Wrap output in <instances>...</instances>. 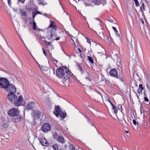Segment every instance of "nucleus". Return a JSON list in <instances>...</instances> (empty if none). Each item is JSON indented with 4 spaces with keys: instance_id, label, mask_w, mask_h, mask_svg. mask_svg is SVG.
Returning a JSON list of instances; mask_svg holds the SVG:
<instances>
[{
    "instance_id": "obj_27",
    "label": "nucleus",
    "mask_w": 150,
    "mask_h": 150,
    "mask_svg": "<svg viewBox=\"0 0 150 150\" xmlns=\"http://www.w3.org/2000/svg\"><path fill=\"white\" fill-rule=\"evenodd\" d=\"M20 12L21 13V16H24L25 17H27V13L26 12L23 11L22 10H20Z\"/></svg>"
},
{
    "instance_id": "obj_49",
    "label": "nucleus",
    "mask_w": 150,
    "mask_h": 150,
    "mask_svg": "<svg viewBox=\"0 0 150 150\" xmlns=\"http://www.w3.org/2000/svg\"><path fill=\"white\" fill-rule=\"evenodd\" d=\"M35 13H36V14H41L40 12L38 11H37Z\"/></svg>"
},
{
    "instance_id": "obj_25",
    "label": "nucleus",
    "mask_w": 150,
    "mask_h": 150,
    "mask_svg": "<svg viewBox=\"0 0 150 150\" xmlns=\"http://www.w3.org/2000/svg\"><path fill=\"white\" fill-rule=\"evenodd\" d=\"M52 135L53 138L54 139H55L56 140H57V138H58L59 136L57 134L56 132H53V133Z\"/></svg>"
},
{
    "instance_id": "obj_14",
    "label": "nucleus",
    "mask_w": 150,
    "mask_h": 150,
    "mask_svg": "<svg viewBox=\"0 0 150 150\" xmlns=\"http://www.w3.org/2000/svg\"><path fill=\"white\" fill-rule=\"evenodd\" d=\"M61 110L59 108V105H56L55 106V108L54 111L53 112L54 114L57 117H58V112L60 111Z\"/></svg>"
},
{
    "instance_id": "obj_55",
    "label": "nucleus",
    "mask_w": 150,
    "mask_h": 150,
    "mask_svg": "<svg viewBox=\"0 0 150 150\" xmlns=\"http://www.w3.org/2000/svg\"><path fill=\"white\" fill-rule=\"evenodd\" d=\"M141 22L142 23V24H144V21L143 20V19H142V20H141Z\"/></svg>"
},
{
    "instance_id": "obj_39",
    "label": "nucleus",
    "mask_w": 150,
    "mask_h": 150,
    "mask_svg": "<svg viewBox=\"0 0 150 150\" xmlns=\"http://www.w3.org/2000/svg\"><path fill=\"white\" fill-rule=\"evenodd\" d=\"M112 28L113 29V30H114L115 33H116V32L118 33L117 31V30L115 27L112 26Z\"/></svg>"
},
{
    "instance_id": "obj_63",
    "label": "nucleus",
    "mask_w": 150,
    "mask_h": 150,
    "mask_svg": "<svg viewBox=\"0 0 150 150\" xmlns=\"http://www.w3.org/2000/svg\"><path fill=\"white\" fill-rule=\"evenodd\" d=\"M137 98H138V99H139V97H138V96H137Z\"/></svg>"
},
{
    "instance_id": "obj_18",
    "label": "nucleus",
    "mask_w": 150,
    "mask_h": 150,
    "mask_svg": "<svg viewBox=\"0 0 150 150\" xmlns=\"http://www.w3.org/2000/svg\"><path fill=\"white\" fill-rule=\"evenodd\" d=\"M57 141L63 144L64 142V137L61 136H59L57 140Z\"/></svg>"
},
{
    "instance_id": "obj_22",
    "label": "nucleus",
    "mask_w": 150,
    "mask_h": 150,
    "mask_svg": "<svg viewBox=\"0 0 150 150\" xmlns=\"http://www.w3.org/2000/svg\"><path fill=\"white\" fill-rule=\"evenodd\" d=\"M50 21L51 22V23L50 25L49 26V28H52V27L53 28H55V27H56V25H55V23L54 22H53L52 21L50 20Z\"/></svg>"
},
{
    "instance_id": "obj_59",
    "label": "nucleus",
    "mask_w": 150,
    "mask_h": 150,
    "mask_svg": "<svg viewBox=\"0 0 150 150\" xmlns=\"http://www.w3.org/2000/svg\"><path fill=\"white\" fill-rule=\"evenodd\" d=\"M39 66L41 69H42V67H44L43 66H41V67L40 65H39Z\"/></svg>"
},
{
    "instance_id": "obj_24",
    "label": "nucleus",
    "mask_w": 150,
    "mask_h": 150,
    "mask_svg": "<svg viewBox=\"0 0 150 150\" xmlns=\"http://www.w3.org/2000/svg\"><path fill=\"white\" fill-rule=\"evenodd\" d=\"M30 24L32 25L33 24V29L34 30H36V23L34 21H30Z\"/></svg>"
},
{
    "instance_id": "obj_20",
    "label": "nucleus",
    "mask_w": 150,
    "mask_h": 150,
    "mask_svg": "<svg viewBox=\"0 0 150 150\" xmlns=\"http://www.w3.org/2000/svg\"><path fill=\"white\" fill-rule=\"evenodd\" d=\"M77 63V66L78 67V69L79 70L80 72H81V74H82L84 72L81 66L79 63L76 62Z\"/></svg>"
},
{
    "instance_id": "obj_3",
    "label": "nucleus",
    "mask_w": 150,
    "mask_h": 150,
    "mask_svg": "<svg viewBox=\"0 0 150 150\" xmlns=\"http://www.w3.org/2000/svg\"><path fill=\"white\" fill-rule=\"evenodd\" d=\"M9 82L7 79L4 78H0V87L6 89L9 85Z\"/></svg>"
},
{
    "instance_id": "obj_17",
    "label": "nucleus",
    "mask_w": 150,
    "mask_h": 150,
    "mask_svg": "<svg viewBox=\"0 0 150 150\" xmlns=\"http://www.w3.org/2000/svg\"><path fill=\"white\" fill-rule=\"evenodd\" d=\"M58 116H59L63 118H65L66 116V113L64 112L61 110L58 112Z\"/></svg>"
},
{
    "instance_id": "obj_60",
    "label": "nucleus",
    "mask_w": 150,
    "mask_h": 150,
    "mask_svg": "<svg viewBox=\"0 0 150 150\" xmlns=\"http://www.w3.org/2000/svg\"><path fill=\"white\" fill-rule=\"evenodd\" d=\"M52 59L53 60H54V59H55L54 58H53V57H52Z\"/></svg>"
},
{
    "instance_id": "obj_36",
    "label": "nucleus",
    "mask_w": 150,
    "mask_h": 150,
    "mask_svg": "<svg viewBox=\"0 0 150 150\" xmlns=\"http://www.w3.org/2000/svg\"><path fill=\"white\" fill-rule=\"evenodd\" d=\"M72 148L71 150H78V148L76 149L75 146L73 145H71Z\"/></svg>"
},
{
    "instance_id": "obj_33",
    "label": "nucleus",
    "mask_w": 150,
    "mask_h": 150,
    "mask_svg": "<svg viewBox=\"0 0 150 150\" xmlns=\"http://www.w3.org/2000/svg\"><path fill=\"white\" fill-rule=\"evenodd\" d=\"M136 6H138L139 5V4L138 0H133Z\"/></svg>"
},
{
    "instance_id": "obj_48",
    "label": "nucleus",
    "mask_w": 150,
    "mask_h": 150,
    "mask_svg": "<svg viewBox=\"0 0 150 150\" xmlns=\"http://www.w3.org/2000/svg\"><path fill=\"white\" fill-rule=\"evenodd\" d=\"M115 33L116 35V36L117 37H119L120 36V35L119 33H117V32H116Z\"/></svg>"
},
{
    "instance_id": "obj_15",
    "label": "nucleus",
    "mask_w": 150,
    "mask_h": 150,
    "mask_svg": "<svg viewBox=\"0 0 150 150\" xmlns=\"http://www.w3.org/2000/svg\"><path fill=\"white\" fill-rule=\"evenodd\" d=\"M15 116L16 118H15V119L16 122H20L23 119V117L21 115H19V114L18 115H17Z\"/></svg>"
},
{
    "instance_id": "obj_26",
    "label": "nucleus",
    "mask_w": 150,
    "mask_h": 150,
    "mask_svg": "<svg viewBox=\"0 0 150 150\" xmlns=\"http://www.w3.org/2000/svg\"><path fill=\"white\" fill-rule=\"evenodd\" d=\"M112 109L114 110V112L115 114H116L117 112V110L116 106L115 105H112Z\"/></svg>"
},
{
    "instance_id": "obj_58",
    "label": "nucleus",
    "mask_w": 150,
    "mask_h": 150,
    "mask_svg": "<svg viewBox=\"0 0 150 150\" xmlns=\"http://www.w3.org/2000/svg\"><path fill=\"white\" fill-rule=\"evenodd\" d=\"M125 132L127 133H129V132L126 130L125 131Z\"/></svg>"
},
{
    "instance_id": "obj_6",
    "label": "nucleus",
    "mask_w": 150,
    "mask_h": 150,
    "mask_svg": "<svg viewBox=\"0 0 150 150\" xmlns=\"http://www.w3.org/2000/svg\"><path fill=\"white\" fill-rule=\"evenodd\" d=\"M19 113V110L16 108H13L9 110L8 112V115L10 116L14 117L18 115Z\"/></svg>"
},
{
    "instance_id": "obj_54",
    "label": "nucleus",
    "mask_w": 150,
    "mask_h": 150,
    "mask_svg": "<svg viewBox=\"0 0 150 150\" xmlns=\"http://www.w3.org/2000/svg\"><path fill=\"white\" fill-rule=\"evenodd\" d=\"M108 101L110 103L112 106V105H114L110 101Z\"/></svg>"
},
{
    "instance_id": "obj_21",
    "label": "nucleus",
    "mask_w": 150,
    "mask_h": 150,
    "mask_svg": "<svg viewBox=\"0 0 150 150\" xmlns=\"http://www.w3.org/2000/svg\"><path fill=\"white\" fill-rule=\"evenodd\" d=\"M121 124L123 125L124 126H125L127 125V122L126 121L124 117V115H123V120H122L121 121Z\"/></svg>"
},
{
    "instance_id": "obj_19",
    "label": "nucleus",
    "mask_w": 150,
    "mask_h": 150,
    "mask_svg": "<svg viewBox=\"0 0 150 150\" xmlns=\"http://www.w3.org/2000/svg\"><path fill=\"white\" fill-rule=\"evenodd\" d=\"M108 43L110 45L114 44L113 41L111 37H109L107 39Z\"/></svg>"
},
{
    "instance_id": "obj_42",
    "label": "nucleus",
    "mask_w": 150,
    "mask_h": 150,
    "mask_svg": "<svg viewBox=\"0 0 150 150\" xmlns=\"http://www.w3.org/2000/svg\"><path fill=\"white\" fill-rule=\"evenodd\" d=\"M18 1L22 3H24L25 0H18Z\"/></svg>"
},
{
    "instance_id": "obj_30",
    "label": "nucleus",
    "mask_w": 150,
    "mask_h": 150,
    "mask_svg": "<svg viewBox=\"0 0 150 150\" xmlns=\"http://www.w3.org/2000/svg\"><path fill=\"white\" fill-rule=\"evenodd\" d=\"M2 126L3 127V128H4L5 129H6L7 128H8L9 125L7 123H4L2 125Z\"/></svg>"
},
{
    "instance_id": "obj_7",
    "label": "nucleus",
    "mask_w": 150,
    "mask_h": 150,
    "mask_svg": "<svg viewBox=\"0 0 150 150\" xmlns=\"http://www.w3.org/2000/svg\"><path fill=\"white\" fill-rule=\"evenodd\" d=\"M14 104L16 106L23 105L25 104V102L23 100L22 96H20L18 100L14 102Z\"/></svg>"
},
{
    "instance_id": "obj_13",
    "label": "nucleus",
    "mask_w": 150,
    "mask_h": 150,
    "mask_svg": "<svg viewBox=\"0 0 150 150\" xmlns=\"http://www.w3.org/2000/svg\"><path fill=\"white\" fill-rule=\"evenodd\" d=\"M40 142L42 145L44 146H47L48 145V142L45 138H42L41 139Z\"/></svg>"
},
{
    "instance_id": "obj_34",
    "label": "nucleus",
    "mask_w": 150,
    "mask_h": 150,
    "mask_svg": "<svg viewBox=\"0 0 150 150\" xmlns=\"http://www.w3.org/2000/svg\"><path fill=\"white\" fill-rule=\"evenodd\" d=\"M99 36L102 38H104V35L103 33V32H102V33H99Z\"/></svg>"
},
{
    "instance_id": "obj_28",
    "label": "nucleus",
    "mask_w": 150,
    "mask_h": 150,
    "mask_svg": "<svg viewBox=\"0 0 150 150\" xmlns=\"http://www.w3.org/2000/svg\"><path fill=\"white\" fill-rule=\"evenodd\" d=\"M53 148L55 150H58V146L57 144H55L52 145Z\"/></svg>"
},
{
    "instance_id": "obj_52",
    "label": "nucleus",
    "mask_w": 150,
    "mask_h": 150,
    "mask_svg": "<svg viewBox=\"0 0 150 150\" xmlns=\"http://www.w3.org/2000/svg\"><path fill=\"white\" fill-rule=\"evenodd\" d=\"M99 46H100V48L101 49H102V50H104V49H103V47H102V46H101L100 45Z\"/></svg>"
},
{
    "instance_id": "obj_16",
    "label": "nucleus",
    "mask_w": 150,
    "mask_h": 150,
    "mask_svg": "<svg viewBox=\"0 0 150 150\" xmlns=\"http://www.w3.org/2000/svg\"><path fill=\"white\" fill-rule=\"evenodd\" d=\"M144 90V88L142 84H140L139 85V89H137V92L139 94H142V91Z\"/></svg>"
},
{
    "instance_id": "obj_8",
    "label": "nucleus",
    "mask_w": 150,
    "mask_h": 150,
    "mask_svg": "<svg viewBox=\"0 0 150 150\" xmlns=\"http://www.w3.org/2000/svg\"><path fill=\"white\" fill-rule=\"evenodd\" d=\"M56 30V29L55 28H51L50 29V32L48 33L49 35L47 36L48 40H51L54 37L56 36L55 34Z\"/></svg>"
},
{
    "instance_id": "obj_10",
    "label": "nucleus",
    "mask_w": 150,
    "mask_h": 150,
    "mask_svg": "<svg viewBox=\"0 0 150 150\" xmlns=\"http://www.w3.org/2000/svg\"><path fill=\"white\" fill-rule=\"evenodd\" d=\"M41 128L43 132L46 133L50 130V126L49 123H46L43 124Z\"/></svg>"
},
{
    "instance_id": "obj_11",
    "label": "nucleus",
    "mask_w": 150,
    "mask_h": 150,
    "mask_svg": "<svg viewBox=\"0 0 150 150\" xmlns=\"http://www.w3.org/2000/svg\"><path fill=\"white\" fill-rule=\"evenodd\" d=\"M7 98L9 101L12 102L13 100H17V96L13 93H9L7 96Z\"/></svg>"
},
{
    "instance_id": "obj_61",
    "label": "nucleus",
    "mask_w": 150,
    "mask_h": 150,
    "mask_svg": "<svg viewBox=\"0 0 150 150\" xmlns=\"http://www.w3.org/2000/svg\"><path fill=\"white\" fill-rule=\"evenodd\" d=\"M140 111H141V114H142V110L141 109Z\"/></svg>"
},
{
    "instance_id": "obj_57",
    "label": "nucleus",
    "mask_w": 150,
    "mask_h": 150,
    "mask_svg": "<svg viewBox=\"0 0 150 150\" xmlns=\"http://www.w3.org/2000/svg\"><path fill=\"white\" fill-rule=\"evenodd\" d=\"M144 96L147 97L146 95L145 94V92L144 93Z\"/></svg>"
},
{
    "instance_id": "obj_53",
    "label": "nucleus",
    "mask_w": 150,
    "mask_h": 150,
    "mask_svg": "<svg viewBox=\"0 0 150 150\" xmlns=\"http://www.w3.org/2000/svg\"><path fill=\"white\" fill-rule=\"evenodd\" d=\"M78 50H79V52H81V53L82 52L81 50L79 48L78 49Z\"/></svg>"
},
{
    "instance_id": "obj_1",
    "label": "nucleus",
    "mask_w": 150,
    "mask_h": 150,
    "mask_svg": "<svg viewBox=\"0 0 150 150\" xmlns=\"http://www.w3.org/2000/svg\"><path fill=\"white\" fill-rule=\"evenodd\" d=\"M56 73L57 77L63 79V81L68 80L70 76L69 71L66 67L64 66L57 69Z\"/></svg>"
},
{
    "instance_id": "obj_56",
    "label": "nucleus",
    "mask_w": 150,
    "mask_h": 150,
    "mask_svg": "<svg viewBox=\"0 0 150 150\" xmlns=\"http://www.w3.org/2000/svg\"><path fill=\"white\" fill-rule=\"evenodd\" d=\"M54 61H55L56 62V63H58V60H56V59H54Z\"/></svg>"
},
{
    "instance_id": "obj_32",
    "label": "nucleus",
    "mask_w": 150,
    "mask_h": 150,
    "mask_svg": "<svg viewBox=\"0 0 150 150\" xmlns=\"http://www.w3.org/2000/svg\"><path fill=\"white\" fill-rule=\"evenodd\" d=\"M86 72L87 74L88 75V76H87V77H86L85 78H86V79H87L88 81H90L91 82V79L90 78L89 76V74L88 72L87 71H86Z\"/></svg>"
},
{
    "instance_id": "obj_47",
    "label": "nucleus",
    "mask_w": 150,
    "mask_h": 150,
    "mask_svg": "<svg viewBox=\"0 0 150 150\" xmlns=\"http://www.w3.org/2000/svg\"><path fill=\"white\" fill-rule=\"evenodd\" d=\"M146 87H147V88L148 89H150V86L148 85V84L147 83H146Z\"/></svg>"
},
{
    "instance_id": "obj_5",
    "label": "nucleus",
    "mask_w": 150,
    "mask_h": 150,
    "mask_svg": "<svg viewBox=\"0 0 150 150\" xmlns=\"http://www.w3.org/2000/svg\"><path fill=\"white\" fill-rule=\"evenodd\" d=\"M34 111V112L33 114V116L34 120V122H35V120H38L39 118L42 119L43 114L41 111L35 110Z\"/></svg>"
},
{
    "instance_id": "obj_46",
    "label": "nucleus",
    "mask_w": 150,
    "mask_h": 150,
    "mask_svg": "<svg viewBox=\"0 0 150 150\" xmlns=\"http://www.w3.org/2000/svg\"><path fill=\"white\" fill-rule=\"evenodd\" d=\"M88 123L89 125H91V126L93 125V124L89 120H88Z\"/></svg>"
},
{
    "instance_id": "obj_35",
    "label": "nucleus",
    "mask_w": 150,
    "mask_h": 150,
    "mask_svg": "<svg viewBox=\"0 0 150 150\" xmlns=\"http://www.w3.org/2000/svg\"><path fill=\"white\" fill-rule=\"evenodd\" d=\"M44 41L45 43V45L47 46L50 45L51 43L50 42H47L46 40H44Z\"/></svg>"
},
{
    "instance_id": "obj_23",
    "label": "nucleus",
    "mask_w": 150,
    "mask_h": 150,
    "mask_svg": "<svg viewBox=\"0 0 150 150\" xmlns=\"http://www.w3.org/2000/svg\"><path fill=\"white\" fill-rule=\"evenodd\" d=\"M140 9L141 11H143L145 10V6L144 3L142 2V4L140 6Z\"/></svg>"
},
{
    "instance_id": "obj_50",
    "label": "nucleus",
    "mask_w": 150,
    "mask_h": 150,
    "mask_svg": "<svg viewBox=\"0 0 150 150\" xmlns=\"http://www.w3.org/2000/svg\"><path fill=\"white\" fill-rule=\"evenodd\" d=\"M40 3V4H42V5H44L45 4L43 2H41Z\"/></svg>"
},
{
    "instance_id": "obj_2",
    "label": "nucleus",
    "mask_w": 150,
    "mask_h": 150,
    "mask_svg": "<svg viewBox=\"0 0 150 150\" xmlns=\"http://www.w3.org/2000/svg\"><path fill=\"white\" fill-rule=\"evenodd\" d=\"M109 74L111 76L119 79L121 81H124V76L122 71H120L118 72L116 69H113L110 71Z\"/></svg>"
},
{
    "instance_id": "obj_64",
    "label": "nucleus",
    "mask_w": 150,
    "mask_h": 150,
    "mask_svg": "<svg viewBox=\"0 0 150 150\" xmlns=\"http://www.w3.org/2000/svg\"><path fill=\"white\" fill-rule=\"evenodd\" d=\"M121 109L122 110V106H121Z\"/></svg>"
},
{
    "instance_id": "obj_40",
    "label": "nucleus",
    "mask_w": 150,
    "mask_h": 150,
    "mask_svg": "<svg viewBox=\"0 0 150 150\" xmlns=\"http://www.w3.org/2000/svg\"><path fill=\"white\" fill-rule=\"evenodd\" d=\"M133 123L134 125H136L137 124L136 121L135 120H133Z\"/></svg>"
},
{
    "instance_id": "obj_43",
    "label": "nucleus",
    "mask_w": 150,
    "mask_h": 150,
    "mask_svg": "<svg viewBox=\"0 0 150 150\" xmlns=\"http://www.w3.org/2000/svg\"><path fill=\"white\" fill-rule=\"evenodd\" d=\"M42 50L43 51V54L45 55V56H46V52H45V50L43 48H42Z\"/></svg>"
},
{
    "instance_id": "obj_4",
    "label": "nucleus",
    "mask_w": 150,
    "mask_h": 150,
    "mask_svg": "<svg viewBox=\"0 0 150 150\" xmlns=\"http://www.w3.org/2000/svg\"><path fill=\"white\" fill-rule=\"evenodd\" d=\"M39 107L38 105L33 101H31L27 105L26 108L27 110H31L33 111H35L36 110L38 107Z\"/></svg>"
},
{
    "instance_id": "obj_44",
    "label": "nucleus",
    "mask_w": 150,
    "mask_h": 150,
    "mask_svg": "<svg viewBox=\"0 0 150 150\" xmlns=\"http://www.w3.org/2000/svg\"><path fill=\"white\" fill-rule=\"evenodd\" d=\"M8 4H9V5H10L11 4V0H7Z\"/></svg>"
},
{
    "instance_id": "obj_51",
    "label": "nucleus",
    "mask_w": 150,
    "mask_h": 150,
    "mask_svg": "<svg viewBox=\"0 0 150 150\" xmlns=\"http://www.w3.org/2000/svg\"><path fill=\"white\" fill-rule=\"evenodd\" d=\"M59 37L57 38H56L55 39V40H59Z\"/></svg>"
},
{
    "instance_id": "obj_29",
    "label": "nucleus",
    "mask_w": 150,
    "mask_h": 150,
    "mask_svg": "<svg viewBox=\"0 0 150 150\" xmlns=\"http://www.w3.org/2000/svg\"><path fill=\"white\" fill-rule=\"evenodd\" d=\"M136 55V53L135 51H130L129 52V55L131 57H134Z\"/></svg>"
},
{
    "instance_id": "obj_45",
    "label": "nucleus",
    "mask_w": 150,
    "mask_h": 150,
    "mask_svg": "<svg viewBox=\"0 0 150 150\" xmlns=\"http://www.w3.org/2000/svg\"><path fill=\"white\" fill-rule=\"evenodd\" d=\"M86 38L87 40V42L88 43H89L90 44H91V41L90 40L87 38Z\"/></svg>"
},
{
    "instance_id": "obj_37",
    "label": "nucleus",
    "mask_w": 150,
    "mask_h": 150,
    "mask_svg": "<svg viewBox=\"0 0 150 150\" xmlns=\"http://www.w3.org/2000/svg\"><path fill=\"white\" fill-rule=\"evenodd\" d=\"M33 8H32V7H28L27 8V10L28 11H30V10H33Z\"/></svg>"
},
{
    "instance_id": "obj_62",
    "label": "nucleus",
    "mask_w": 150,
    "mask_h": 150,
    "mask_svg": "<svg viewBox=\"0 0 150 150\" xmlns=\"http://www.w3.org/2000/svg\"><path fill=\"white\" fill-rule=\"evenodd\" d=\"M59 150H63V149H59Z\"/></svg>"
},
{
    "instance_id": "obj_31",
    "label": "nucleus",
    "mask_w": 150,
    "mask_h": 150,
    "mask_svg": "<svg viewBox=\"0 0 150 150\" xmlns=\"http://www.w3.org/2000/svg\"><path fill=\"white\" fill-rule=\"evenodd\" d=\"M88 58L89 61L92 64H93L94 62L92 58L89 56H88Z\"/></svg>"
},
{
    "instance_id": "obj_12",
    "label": "nucleus",
    "mask_w": 150,
    "mask_h": 150,
    "mask_svg": "<svg viewBox=\"0 0 150 150\" xmlns=\"http://www.w3.org/2000/svg\"><path fill=\"white\" fill-rule=\"evenodd\" d=\"M90 2L94 3L95 4L99 5L100 4H105L106 3V1L105 0H87Z\"/></svg>"
},
{
    "instance_id": "obj_9",
    "label": "nucleus",
    "mask_w": 150,
    "mask_h": 150,
    "mask_svg": "<svg viewBox=\"0 0 150 150\" xmlns=\"http://www.w3.org/2000/svg\"><path fill=\"white\" fill-rule=\"evenodd\" d=\"M6 90L9 93H13L16 91V88L12 84L9 83L8 87L6 88Z\"/></svg>"
},
{
    "instance_id": "obj_41",
    "label": "nucleus",
    "mask_w": 150,
    "mask_h": 150,
    "mask_svg": "<svg viewBox=\"0 0 150 150\" xmlns=\"http://www.w3.org/2000/svg\"><path fill=\"white\" fill-rule=\"evenodd\" d=\"M32 13H33V14H32L33 17L34 18L35 17V16L36 15V13H35L34 12H33Z\"/></svg>"
},
{
    "instance_id": "obj_38",
    "label": "nucleus",
    "mask_w": 150,
    "mask_h": 150,
    "mask_svg": "<svg viewBox=\"0 0 150 150\" xmlns=\"http://www.w3.org/2000/svg\"><path fill=\"white\" fill-rule=\"evenodd\" d=\"M144 100L146 102H148L149 101V99L148 98H147V97H146V96H144Z\"/></svg>"
}]
</instances>
